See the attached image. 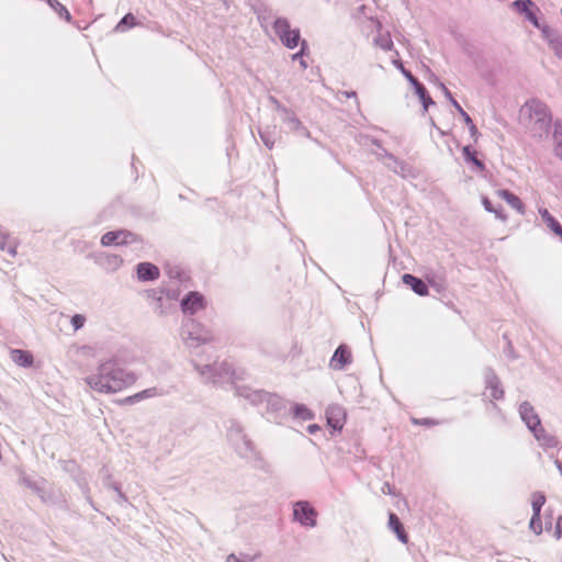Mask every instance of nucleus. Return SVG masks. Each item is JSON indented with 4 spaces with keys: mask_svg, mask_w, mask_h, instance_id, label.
Returning <instances> with one entry per match:
<instances>
[{
    "mask_svg": "<svg viewBox=\"0 0 562 562\" xmlns=\"http://www.w3.org/2000/svg\"><path fill=\"white\" fill-rule=\"evenodd\" d=\"M135 380L133 373L116 367L112 361H105L90 372L85 382L91 391L113 394L131 386Z\"/></svg>",
    "mask_w": 562,
    "mask_h": 562,
    "instance_id": "obj_1",
    "label": "nucleus"
},
{
    "mask_svg": "<svg viewBox=\"0 0 562 562\" xmlns=\"http://www.w3.org/2000/svg\"><path fill=\"white\" fill-rule=\"evenodd\" d=\"M518 120L528 134L539 140L547 138L552 125L548 106L537 99L528 100L521 105Z\"/></svg>",
    "mask_w": 562,
    "mask_h": 562,
    "instance_id": "obj_2",
    "label": "nucleus"
},
{
    "mask_svg": "<svg viewBox=\"0 0 562 562\" xmlns=\"http://www.w3.org/2000/svg\"><path fill=\"white\" fill-rule=\"evenodd\" d=\"M181 337L189 347H196L209 341L211 334L203 325L190 319L183 324Z\"/></svg>",
    "mask_w": 562,
    "mask_h": 562,
    "instance_id": "obj_3",
    "label": "nucleus"
},
{
    "mask_svg": "<svg viewBox=\"0 0 562 562\" xmlns=\"http://www.w3.org/2000/svg\"><path fill=\"white\" fill-rule=\"evenodd\" d=\"M276 34L280 37L281 42L289 48L297 46L300 41V33L297 30H292L284 19H277L273 23Z\"/></svg>",
    "mask_w": 562,
    "mask_h": 562,
    "instance_id": "obj_4",
    "label": "nucleus"
},
{
    "mask_svg": "<svg viewBox=\"0 0 562 562\" xmlns=\"http://www.w3.org/2000/svg\"><path fill=\"white\" fill-rule=\"evenodd\" d=\"M293 517L302 526L311 528L316 525L317 513L308 502L301 501L294 504Z\"/></svg>",
    "mask_w": 562,
    "mask_h": 562,
    "instance_id": "obj_5",
    "label": "nucleus"
},
{
    "mask_svg": "<svg viewBox=\"0 0 562 562\" xmlns=\"http://www.w3.org/2000/svg\"><path fill=\"white\" fill-rule=\"evenodd\" d=\"M513 9L522 14L533 26L541 31L547 24L540 23L538 19L539 8L532 0H516L512 3Z\"/></svg>",
    "mask_w": 562,
    "mask_h": 562,
    "instance_id": "obj_6",
    "label": "nucleus"
},
{
    "mask_svg": "<svg viewBox=\"0 0 562 562\" xmlns=\"http://www.w3.org/2000/svg\"><path fill=\"white\" fill-rule=\"evenodd\" d=\"M540 32L550 49L562 61V35L549 25L541 27Z\"/></svg>",
    "mask_w": 562,
    "mask_h": 562,
    "instance_id": "obj_7",
    "label": "nucleus"
},
{
    "mask_svg": "<svg viewBox=\"0 0 562 562\" xmlns=\"http://www.w3.org/2000/svg\"><path fill=\"white\" fill-rule=\"evenodd\" d=\"M135 237L124 231L109 232L104 234L101 238V244L103 246H120L133 243Z\"/></svg>",
    "mask_w": 562,
    "mask_h": 562,
    "instance_id": "obj_8",
    "label": "nucleus"
},
{
    "mask_svg": "<svg viewBox=\"0 0 562 562\" xmlns=\"http://www.w3.org/2000/svg\"><path fill=\"white\" fill-rule=\"evenodd\" d=\"M519 414L530 431L541 425L539 416L530 404L522 403L519 407Z\"/></svg>",
    "mask_w": 562,
    "mask_h": 562,
    "instance_id": "obj_9",
    "label": "nucleus"
},
{
    "mask_svg": "<svg viewBox=\"0 0 562 562\" xmlns=\"http://www.w3.org/2000/svg\"><path fill=\"white\" fill-rule=\"evenodd\" d=\"M327 424L334 430H341L345 423V412L339 406H331L326 412Z\"/></svg>",
    "mask_w": 562,
    "mask_h": 562,
    "instance_id": "obj_10",
    "label": "nucleus"
},
{
    "mask_svg": "<svg viewBox=\"0 0 562 562\" xmlns=\"http://www.w3.org/2000/svg\"><path fill=\"white\" fill-rule=\"evenodd\" d=\"M184 313L194 314L203 308V297L196 293H190L181 303Z\"/></svg>",
    "mask_w": 562,
    "mask_h": 562,
    "instance_id": "obj_11",
    "label": "nucleus"
},
{
    "mask_svg": "<svg viewBox=\"0 0 562 562\" xmlns=\"http://www.w3.org/2000/svg\"><path fill=\"white\" fill-rule=\"evenodd\" d=\"M19 241L9 233L0 229V250L8 252L11 257L18 255Z\"/></svg>",
    "mask_w": 562,
    "mask_h": 562,
    "instance_id": "obj_12",
    "label": "nucleus"
},
{
    "mask_svg": "<svg viewBox=\"0 0 562 562\" xmlns=\"http://www.w3.org/2000/svg\"><path fill=\"white\" fill-rule=\"evenodd\" d=\"M350 361H351V352L345 346H340L335 351V353L330 360V366H331V368H334L336 370H341Z\"/></svg>",
    "mask_w": 562,
    "mask_h": 562,
    "instance_id": "obj_13",
    "label": "nucleus"
},
{
    "mask_svg": "<svg viewBox=\"0 0 562 562\" xmlns=\"http://www.w3.org/2000/svg\"><path fill=\"white\" fill-rule=\"evenodd\" d=\"M137 278L140 281H151L159 277V269L149 262H142L136 269Z\"/></svg>",
    "mask_w": 562,
    "mask_h": 562,
    "instance_id": "obj_14",
    "label": "nucleus"
},
{
    "mask_svg": "<svg viewBox=\"0 0 562 562\" xmlns=\"http://www.w3.org/2000/svg\"><path fill=\"white\" fill-rule=\"evenodd\" d=\"M496 195L501 199H503L509 206H512L514 210H516L519 214H525V205L521 202V200L515 195L514 193L509 192L508 190H497Z\"/></svg>",
    "mask_w": 562,
    "mask_h": 562,
    "instance_id": "obj_15",
    "label": "nucleus"
},
{
    "mask_svg": "<svg viewBox=\"0 0 562 562\" xmlns=\"http://www.w3.org/2000/svg\"><path fill=\"white\" fill-rule=\"evenodd\" d=\"M402 280H403V282H404L406 285L411 286V289H412L416 294H418V295H420V296H426V295H428V293H429V292H428V286L426 285V283H425L423 280H420V279H418V278H416V277H414V276H412V274H408V273L404 274V276L402 277Z\"/></svg>",
    "mask_w": 562,
    "mask_h": 562,
    "instance_id": "obj_16",
    "label": "nucleus"
},
{
    "mask_svg": "<svg viewBox=\"0 0 562 562\" xmlns=\"http://www.w3.org/2000/svg\"><path fill=\"white\" fill-rule=\"evenodd\" d=\"M10 358L15 364L23 368H30L34 362L33 355L29 351L21 349L11 350Z\"/></svg>",
    "mask_w": 562,
    "mask_h": 562,
    "instance_id": "obj_17",
    "label": "nucleus"
},
{
    "mask_svg": "<svg viewBox=\"0 0 562 562\" xmlns=\"http://www.w3.org/2000/svg\"><path fill=\"white\" fill-rule=\"evenodd\" d=\"M536 438V440L539 442L540 446L546 448H554L558 445V440L548 434L541 425L537 427V429H533L531 431Z\"/></svg>",
    "mask_w": 562,
    "mask_h": 562,
    "instance_id": "obj_18",
    "label": "nucleus"
},
{
    "mask_svg": "<svg viewBox=\"0 0 562 562\" xmlns=\"http://www.w3.org/2000/svg\"><path fill=\"white\" fill-rule=\"evenodd\" d=\"M552 151L562 161V124L560 123L554 125Z\"/></svg>",
    "mask_w": 562,
    "mask_h": 562,
    "instance_id": "obj_19",
    "label": "nucleus"
},
{
    "mask_svg": "<svg viewBox=\"0 0 562 562\" xmlns=\"http://www.w3.org/2000/svg\"><path fill=\"white\" fill-rule=\"evenodd\" d=\"M389 527L396 533V536L401 542H403V543L407 542V536L404 531V528H403L400 519L397 518V516L393 513H391L389 515Z\"/></svg>",
    "mask_w": 562,
    "mask_h": 562,
    "instance_id": "obj_20",
    "label": "nucleus"
},
{
    "mask_svg": "<svg viewBox=\"0 0 562 562\" xmlns=\"http://www.w3.org/2000/svg\"><path fill=\"white\" fill-rule=\"evenodd\" d=\"M481 202H482V205L484 206L485 211H487L488 213H493L497 220H499L502 222H506L508 220V216L504 212V210L502 207L493 206L492 202L490 201V199L487 196L482 195Z\"/></svg>",
    "mask_w": 562,
    "mask_h": 562,
    "instance_id": "obj_21",
    "label": "nucleus"
},
{
    "mask_svg": "<svg viewBox=\"0 0 562 562\" xmlns=\"http://www.w3.org/2000/svg\"><path fill=\"white\" fill-rule=\"evenodd\" d=\"M487 390H490V396L494 400H499L503 397V390L499 386V381L495 375H488L486 378Z\"/></svg>",
    "mask_w": 562,
    "mask_h": 562,
    "instance_id": "obj_22",
    "label": "nucleus"
},
{
    "mask_svg": "<svg viewBox=\"0 0 562 562\" xmlns=\"http://www.w3.org/2000/svg\"><path fill=\"white\" fill-rule=\"evenodd\" d=\"M539 214L546 226L557 234L562 227L559 222L550 214L547 209H539Z\"/></svg>",
    "mask_w": 562,
    "mask_h": 562,
    "instance_id": "obj_23",
    "label": "nucleus"
},
{
    "mask_svg": "<svg viewBox=\"0 0 562 562\" xmlns=\"http://www.w3.org/2000/svg\"><path fill=\"white\" fill-rule=\"evenodd\" d=\"M122 259L116 255H106L102 258L101 265L108 270L114 271L122 265Z\"/></svg>",
    "mask_w": 562,
    "mask_h": 562,
    "instance_id": "obj_24",
    "label": "nucleus"
},
{
    "mask_svg": "<svg viewBox=\"0 0 562 562\" xmlns=\"http://www.w3.org/2000/svg\"><path fill=\"white\" fill-rule=\"evenodd\" d=\"M405 77L412 85L414 93L418 97V99L420 101L427 94L425 87L423 85H420L411 72H405Z\"/></svg>",
    "mask_w": 562,
    "mask_h": 562,
    "instance_id": "obj_25",
    "label": "nucleus"
},
{
    "mask_svg": "<svg viewBox=\"0 0 562 562\" xmlns=\"http://www.w3.org/2000/svg\"><path fill=\"white\" fill-rule=\"evenodd\" d=\"M544 503H546L544 495H542L540 493H535L531 496V506H532V512H533L535 516L540 515L541 507L543 506Z\"/></svg>",
    "mask_w": 562,
    "mask_h": 562,
    "instance_id": "obj_26",
    "label": "nucleus"
},
{
    "mask_svg": "<svg viewBox=\"0 0 562 562\" xmlns=\"http://www.w3.org/2000/svg\"><path fill=\"white\" fill-rule=\"evenodd\" d=\"M156 395H157L156 389H148V390L139 392V393H137V394H135L133 396L127 397L125 401L127 403H134V402L142 401L144 398L156 396Z\"/></svg>",
    "mask_w": 562,
    "mask_h": 562,
    "instance_id": "obj_27",
    "label": "nucleus"
},
{
    "mask_svg": "<svg viewBox=\"0 0 562 562\" xmlns=\"http://www.w3.org/2000/svg\"><path fill=\"white\" fill-rule=\"evenodd\" d=\"M135 24V16L133 14H126L116 25V31L123 32L127 27H132Z\"/></svg>",
    "mask_w": 562,
    "mask_h": 562,
    "instance_id": "obj_28",
    "label": "nucleus"
},
{
    "mask_svg": "<svg viewBox=\"0 0 562 562\" xmlns=\"http://www.w3.org/2000/svg\"><path fill=\"white\" fill-rule=\"evenodd\" d=\"M294 414L296 417L302 418L304 420L313 418L312 412L304 405H296L294 408Z\"/></svg>",
    "mask_w": 562,
    "mask_h": 562,
    "instance_id": "obj_29",
    "label": "nucleus"
},
{
    "mask_svg": "<svg viewBox=\"0 0 562 562\" xmlns=\"http://www.w3.org/2000/svg\"><path fill=\"white\" fill-rule=\"evenodd\" d=\"M529 527L536 535H540L542 532V526L539 516L532 515Z\"/></svg>",
    "mask_w": 562,
    "mask_h": 562,
    "instance_id": "obj_30",
    "label": "nucleus"
},
{
    "mask_svg": "<svg viewBox=\"0 0 562 562\" xmlns=\"http://www.w3.org/2000/svg\"><path fill=\"white\" fill-rule=\"evenodd\" d=\"M376 43L383 48L384 50H390L393 46V42L389 36H381L380 40L376 41Z\"/></svg>",
    "mask_w": 562,
    "mask_h": 562,
    "instance_id": "obj_31",
    "label": "nucleus"
},
{
    "mask_svg": "<svg viewBox=\"0 0 562 562\" xmlns=\"http://www.w3.org/2000/svg\"><path fill=\"white\" fill-rule=\"evenodd\" d=\"M48 2H49V4H50L53 8L59 7V9H60L59 13H60L61 15H65V18H66L67 20H70V14H69V12H68V11H67L63 5H60V3H59V2H57V1H55V0H49Z\"/></svg>",
    "mask_w": 562,
    "mask_h": 562,
    "instance_id": "obj_32",
    "label": "nucleus"
},
{
    "mask_svg": "<svg viewBox=\"0 0 562 562\" xmlns=\"http://www.w3.org/2000/svg\"><path fill=\"white\" fill-rule=\"evenodd\" d=\"M422 104H423V114H425L427 111H428V108L434 104V101L431 100V98L426 94L422 100H420Z\"/></svg>",
    "mask_w": 562,
    "mask_h": 562,
    "instance_id": "obj_33",
    "label": "nucleus"
},
{
    "mask_svg": "<svg viewBox=\"0 0 562 562\" xmlns=\"http://www.w3.org/2000/svg\"><path fill=\"white\" fill-rule=\"evenodd\" d=\"M71 323L76 329H79L83 326L85 317L81 315H75L71 319Z\"/></svg>",
    "mask_w": 562,
    "mask_h": 562,
    "instance_id": "obj_34",
    "label": "nucleus"
},
{
    "mask_svg": "<svg viewBox=\"0 0 562 562\" xmlns=\"http://www.w3.org/2000/svg\"><path fill=\"white\" fill-rule=\"evenodd\" d=\"M462 153H463L464 158L468 161L474 160V157H475L474 153L471 150V148L469 146L463 147Z\"/></svg>",
    "mask_w": 562,
    "mask_h": 562,
    "instance_id": "obj_35",
    "label": "nucleus"
},
{
    "mask_svg": "<svg viewBox=\"0 0 562 562\" xmlns=\"http://www.w3.org/2000/svg\"><path fill=\"white\" fill-rule=\"evenodd\" d=\"M468 127H469V131H470V134L472 135V137L476 138L479 132H477V128L474 125V123L470 124Z\"/></svg>",
    "mask_w": 562,
    "mask_h": 562,
    "instance_id": "obj_36",
    "label": "nucleus"
},
{
    "mask_svg": "<svg viewBox=\"0 0 562 562\" xmlns=\"http://www.w3.org/2000/svg\"><path fill=\"white\" fill-rule=\"evenodd\" d=\"M319 430H321V427H319L318 425H316V424L310 425V426L307 427V431H308L310 434H312V435L316 434V432H317V431H319Z\"/></svg>",
    "mask_w": 562,
    "mask_h": 562,
    "instance_id": "obj_37",
    "label": "nucleus"
},
{
    "mask_svg": "<svg viewBox=\"0 0 562 562\" xmlns=\"http://www.w3.org/2000/svg\"><path fill=\"white\" fill-rule=\"evenodd\" d=\"M461 116L463 117L464 120V123L469 126L470 124H472V120L471 117L469 116V114L467 112H462Z\"/></svg>",
    "mask_w": 562,
    "mask_h": 562,
    "instance_id": "obj_38",
    "label": "nucleus"
},
{
    "mask_svg": "<svg viewBox=\"0 0 562 562\" xmlns=\"http://www.w3.org/2000/svg\"><path fill=\"white\" fill-rule=\"evenodd\" d=\"M393 64L396 66V68H398L402 74L405 76V72H408L402 65V63H400L398 60H394Z\"/></svg>",
    "mask_w": 562,
    "mask_h": 562,
    "instance_id": "obj_39",
    "label": "nucleus"
},
{
    "mask_svg": "<svg viewBox=\"0 0 562 562\" xmlns=\"http://www.w3.org/2000/svg\"><path fill=\"white\" fill-rule=\"evenodd\" d=\"M450 99H451V102H452L453 106L457 109V111L460 114H462V112H464V110L461 108V105L454 99H452L451 97H450Z\"/></svg>",
    "mask_w": 562,
    "mask_h": 562,
    "instance_id": "obj_40",
    "label": "nucleus"
},
{
    "mask_svg": "<svg viewBox=\"0 0 562 562\" xmlns=\"http://www.w3.org/2000/svg\"><path fill=\"white\" fill-rule=\"evenodd\" d=\"M225 562H241L239 558H237L235 554H229L227 558H226V561Z\"/></svg>",
    "mask_w": 562,
    "mask_h": 562,
    "instance_id": "obj_41",
    "label": "nucleus"
},
{
    "mask_svg": "<svg viewBox=\"0 0 562 562\" xmlns=\"http://www.w3.org/2000/svg\"><path fill=\"white\" fill-rule=\"evenodd\" d=\"M475 167H477L479 169H483L484 168V165L482 164V161H480L479 159H476L474 157V160H470Z\"/></svg>",
    "mask_w": 562,
    "mask_h": 562,
    "instance_id": "obj_42",
    "label": "nucleus"
},
{
    "mask_svg": "<svg viewBox=\"0 0 562 562\" xmlns=\"http://www.w3.org/2000/svg\"><path fill=\"white\" fill-rule=\"evenodd\" d=\"M475 167H477L479 169H483L484 168V165L482 164V161H480L479 159H476L474 157V160H470Z\"/></svg>",
    "mask_w": 562,
    "mask_h": 562,
    "instance_id": "obj_43",
    "label": "nucleus"
},
{
    "mask_svg": "<svg viewBox=\"0 0 562 562\" xmlns=\"http://www.w3.org/2000/svg\"><path fill=\"white\" fill-rule=\"evenodd\" d=\"M555 235L562 239V228Z\"/></svg>",
    "mask_w": 562,
    "mask_h": 562,
    "instance_id": "obj_44",
    "label": "nucleus"
},
{
    "mask_svg": "<svg viewBox=\"0 0 562 562\" xmlns=\"http://www.w3.org/2000/svg\"><path fill=\"white\" fill-rule=\"evenodd\" d=\"M430 124H431V126L436 127V123L432 119H430Z\"/></svg>",
    "mask_w": 562,
    "mask_h": 562,
    "instance_id": "obj_45",
    "label": "nucleus"
}]
</instances>
